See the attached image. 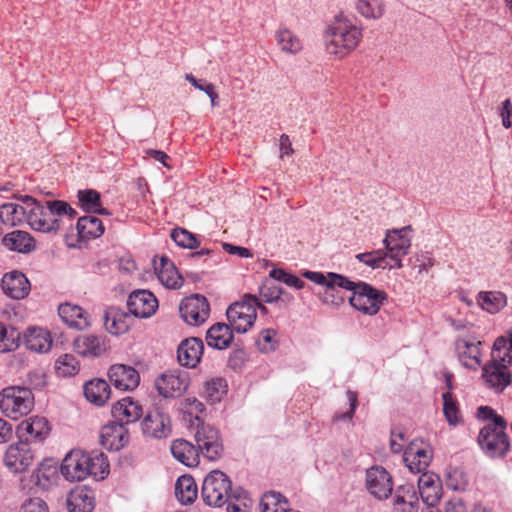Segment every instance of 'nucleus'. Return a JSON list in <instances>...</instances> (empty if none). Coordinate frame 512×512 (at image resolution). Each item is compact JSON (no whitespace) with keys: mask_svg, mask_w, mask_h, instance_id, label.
I'll list each match as a JSON object with an SVG mask.
<instances>
[{"mask_svg":"<svg viewBox=\"0 0 512 512\" xmlns=\"http://www.w3.org/2000/svg\"><path fill=\"white\" fill-rule=\"evenodd\" d=\"M363 38V28L353 17L343 12L336 14L326 24L323 39L326 52L337 59L350 55Z\"/></svg>","mask_w":512,"mask_h":512,"instance_id":"obj_1","label":"nucleus"},{"mask_svg":"<svg viewBox=\"0 0 512 512\" xmlns=\"http://www.w3.org/2000/svg\"><path fill=\"white\" fill-rule=\"evenodd\" d=\"M22 201L29 209L28 223L35 231L57 232L65 224L71 222L77 212L67 203L60 200L46 201L40 205L30 196H23Z\"/></svg>","mask_w":512,"mask_h":512,"instance_id":"obj_2","label":"nucleus"},{"mask_svg":"<svg viewBox=\"0 0 512 512\" xmlns=\"http://www.w3.org/2000/svg\"><path fill=\"white\" fill-rule=\"evenodd\" d=\"M60 471L70 482L81 481L88 476L102 480L109 474V462L102 452L72 450L63 459Z\"/></svg>","mask_w":512,"mask_h":512,"instance_id":"obj_3","label":"nucleus"},{"mask_svg":"<svg viewBox=\"0 0 512 512\" xmlns=\"http://www.w3.org/2000/svg\"><path fill=\"white\" fill-rule=\"evenodd\" d=\"M477 417L490 420L479 432L478 444L490 458H503L510 448V442L505 430L507 422L501 415L489 406H480Z\"/></svg>","mask_w":512,"mask_h":512,"instance_id":"obj_4","label":"nucleus"},{"mask_svg":"<svg viewBox=\"0 0 512 512\" xmlns=\"http://www.w3.org/2000/svg\"><path fill=\"white\" fill-rule=\"evenodd\" d=\"M334 278L336 281L334 284L352 292V295L349 297L350 305L365 315H376L387 300V293L385 291L376 289L366 282H355L346 276H334Z\"/></svg>","mask_w":512,"mask_h":512,"instance_id":"obj_5","label":"nucleus"},{"mask_svg":"<svg viewBox=\"0 0 512 512\" xmlns=\"http://www.w3.org/2000/svg\"><path fill=\"white\" fill-rule=\"evenodd\" d=\"M243 494L242 488H232L230 478L220 470L211 471L205 477L201 489L203 501L214 507H221L232 499L239 500Z\"/></svg>","mask_w":512,"mask_h":512,"instance_id":"obj_6","label":"nucleus"},{"mask_svg":"<svg viewBox=\"0 0 512 512\" xmlns=\"http://www.w3.org/2000/svg\"><path fill=\"white\" fill-rule=\"evenodd\" d=\"M512 364V355L503 356L493 349L491 359L482 367V379L487 388L501 393L512 383V373L509 366Z\"/></svg>","mask_w":512,"mask_h":512,"instance_id":"obj_7","label":"nucleus"},{"mask_svg":"<svg viewBox=\"0 0 512 512\" xmlns=\"http://www.w3.org/2000/svg\"><path fill=\"white\" fill-rule=\"evenodd\" d=\"M34 395L26 387L10 386L0 392V409L9 418L17 420L32 411Z\"/></svg>","mask_w":512,"mask_h":512,"instance_id":"obj_8","label":"nucleus"},{"mask_svg":"<svg viewBox=\"0 0 512 512\" xmlns=\"http://www.w3.org/2000/svg\"><path fill=\"white\" fill-rule=\"evenodd\" d=\"M257 305V297L247 294L242 301L229 306L226 315L233 331L246 333L254 325L257 318Z\"/></svg>","mask_w":512,"mask_h":512,"instance_id":"obj_9","label":"nucleus"},{"mask_svg":"<svg viewBox=\"0 0 512 512\" xmlns=\"http://www.w3.org/2000/svg\"><path fill=\"white\" fill-rule=\"evenodd\" d=\"M410 226L393 229L386 233L383 243L387 258L392 262L388 269L402 268V258L409 253L411 247Z\"/></svg>","mask_w":512,"mask_h":512,"instance_id":"obj_10","label":"nucleus"},{"mask_svg":"<svg viewBox=\"0 0 512 512\" xmlns=\"http://www.w3.org/2000/svg\"><path fill=\"white\" fill-rule=\"evenodd\" d=\"M35 460V452L30 443L19 439L10 444L4 453L3 462L6 468L12 473H23L27 471Z\"/></svg>","mask_w":512,"mask_h":512,"instance_id":"obj_11","label":"nucleus"},{"mask_svg":"<svg viewBox=\"0 0 512 512\" xmlns=\"http://www.w3.org/2000/svg\"><path fill=\"white\" fill-rule=\"evenodd\" d=\"M365 484L368 492L378 500L391 496L393 479L391 474L382 466H372L366 471Z\"/></svg>","mask_w":512,"mask_h":512,"instance_id":"obj_12","label":"nucleus"},{"mask_svg":"<svg viewBox=\"0 0 512 512\" xmlns=\"http://www.w3.org/2000/svg\"><path fill=\"white\" fill-rule=\"evenodd\" d=\"M179 311L182 319L187 324L199 326L208 319L210 306L204 296L196 294L183 299Z\"/></svg>","mask_w":512,"mask_h":512,"instance_id":"obj_13","label":"nucleus"},{"mask_svg":"<svg viewBox=\"0 0 512 512\" xmlns=\"http://www.w3.org/2000/svg\"><path fill=\"white\" fill-rule=\"evenodd\" d=\"M195 440L199 452L211 461L219 459L223 453V444L217 429L202 424L198 427Z\"/></svg>","mask_w":512,"mask_h":512,"instance_id":"obj_14","label":"nucleus"},{"mask_svg":"<svg viewBox=\"0 0 512 512\" xmlns=\"http://www.w3.org/2000/svg\"><path fill=\"white\" fill-rule=\"evenodd\" d=\"M143 433L151 438H167L172 431L169 415L159 408L150 410L141 423Z\"/></svg>","mask_w":512,"mask_h":512,"instance_id":"obj_15","label":"nucleus"},{"mask_svg":"<svg viewBox=\"0 0 512 512\" xmlns=\"http://www.w3.org/2000/svg\"><path fill=\"white\" fill-rule=\"evenodd\" d=\"M51 432L49 421L45 417L33 416L23 420L16 428L19 439L29 442H42Z\"/></svg>","mask_w":512,"mask_h":512,"instance_id":"obj_16","label":"nucleus"},{"mask_svg":"<svg viewBox=\"0 0 512 512\" xmlns=\"http://www.w3.org/2000/svg\"><path fill=\"white\" fill-rule=\"evenodd\" d=\"M303 276L310 281L322 285L325 287V291L322 297L323 303L331 306L338 307L345 302V298L336 292V288H340L339 285L334 284V276H342L341 274L329 272L324 274L322 272L306 271Z\"/></svg>","mask_w":512,"mask_h":512,"instance_id":"obj_17","label":"nucleus"},{"mask_svg":"<svg viewBox=\"0 0 512 512\" xmlns=\"http://www.w3.org/2000/svg\"><path fill=\"white\" fill-rule=\"evenodd\" d=\"M433 457L432 449L424 443L411 442L404 451L403 460L413 473H421L427 469Z\"/></svg>","mask_w":512,"mask_h":512,"instance_id":"obj_18","label":"nucleus"},{"mask_svg":"<svg viewBox=\"0 0 512 512\" xmlns=\"http://www.w3.org/2000/svg\"><path fill=\"white\" fill-rule=\"evenodd\" d=\"M127 307L135 317L149 318L157 311L158 300L148 290H136L129 295Z\"/></svg>","mask_w":512,"mask_h":512,"instance_id":"obj_19","label":"nucleus"},{"mask_svg":"<svg viewBox=\"0 0 512 512\" xmlns=\"http://www.w3.org/2000/svg\"><path fill=\"white\" fill-rule=\"evenodd\" d=\"M1 288L7 297L13 300H22L29 295L31 284L24 273L13 270L3 275Z\"/></svg>","mask_w":512,"mask_h":512,"instance_id":"obj_20","label":"nucleus"},{"mask_svg":"<svg viewBox=\"0 0 512 512\" xmlns=\"http://www.w3.org/2000/svg\"><path fill=\"white\" fill-rule=\"evenodd\" d=\"M109 379L114 386L123 391L134 390L140 382L138 371L132 366L114 364L109 369Z\"/></svg>","mask_w":512,"mask_h":512,"instance_id":"obj_21","label":"nucleus"},{"mask_svg":"<svg viewBox=\"0 0 512 512\" xmlns=\"http://www.w3.org/2000/svg\"><path fill=\"white\" fill-rule=\"evenodd\" d=\"M203 351L204 344L200 338H187L179 344L177 358L181 366L195 368L201 360Z\"/></svg>","mask_w":512,"mask_h":512,"instance_id":"obj_22","label":"nucleus"},{"mask_svg":"<svg viewBox=\"0 0 512 512\" xmlns=\"http://www.w3.org/2000/svg\"><path fill=\"white\" fill-rule=\"evenodd\" d=\"M418 489L423 502L427 506H435L442 497V483L434 473H422L418 479Z\"/></svg>","mask_w":512,"mask_h":512,"instance_id":"obj_23","label":"nucleus"},{"mask_svg":"<svg viewBox=\"0 0 512 512\" xmlns=\"http://www.w3.org/2000/svg\"><path fill=\"white\" fill-rule=\"evenodd\" d=\"M129 440L128 430L125 425L119 422H113L105 425L100 434V441L104 448L108 450H120Z\"/></svg>","mask_w":512,"mask_h":512,"instance_id":"obj_24","label":"nucleus"},{"mask_svg":"<svg viewBox=\"0 0 512 512\" xmlns=\"http://www.w3.org/2000/svg\"><path fill=\"white\" fill-rule=\"evenodd\" d=\"M143 414L142 406L138 401L131 397H125L118 400L112 407V416L116 422L123 425L134 423L141 418Z\"/></svg>","mask_w":512,"mask_h":512,"instance_id":"obj_25","label":"nucleus"},{"mask_svg":"<svg viewBox=\"0 0 512 512\" xmlns=\"http://www.w3.org/2000/svg\"><path fill=\"white\" fill-rule=\"evenodd\" d=\"M66 504L69 512H92L95 505L94 492L87 486H75L69 492Z\"/></svg>","mask_w":512,"mask_h":512,"instance_id":"obj_26","label":"nucleus"},{"mask_svg":"<svg viewBox=\"0 0 512 512\" xmlns=\"http://www.w3.org/2000/svg\"><path fill=\"white\" fill-rule=\"evenodd\" d=\"M154 269L159 281L169 289H177L182 286L183 279L179 275L174 263L167 257H160L159 262L154 260Z\"/></svg>","mask_w":512,"mask_h":512,"instance_id":"obj_27","label":"nucleus"},{"mask_svg":"<svg viewBox=\"0 0 512 512\" xmlns=\"http://www.w3.org/2000/svg\"><path fill=\"white\" fill-rule=\"evenodd\" d=\"M480 341H471L460 338L455 342V349L459 361L467 368L477 369L480 366Z\"/></svg>","mask_w":512,"mask_h":512,"instance_id":"obj_28","label":"nucleus"},{"mask_svg":"<svg viewBox=\"0 0 512 512\" xmlns=\"http://www.w3.org/2000/svg\"><path fill=\"white\" fill-rule=\"evenodd\" d=\"M131 316L118 308L110 307L105 312L104 326L112 335H121L129 331Z\"/></svg>","mask_w":512,"mask_h":512,"instance_id":"obj_29","label":"nucleus"},{"mask_svg":"<svg viewBox=\"0 0 512 512\" xmlns=\"http://www.w3.org/2000/svg\"><path fill=\"white\" fill-rule=\"evenodd\" d=\"M58 314L70 327L83 330L90 325L88 313L78 305L61 304L58 308Z\"/></svg>","mask_w":512,"mask_h":512,"instance_id":"obj_30","label":"nucleus"},{"mask_svg":"<svg viewBox=\"0 0 512 512\" xmlns=\"http://www.w3.org/2000/svg\"><path fill=\"white\" fill-rule=\"evenodd\" d=\"M155 387L160 395L165 398L180 395L187 387L185 378L173 373H165L155 381Z\"/></svg>","mask_w":512,"mask_h":512,"instance_id":"obj_31","label":"nucleus"},{"mask_svg":"<svg viewBox=\"0 0 512 512\" xmlns=\"http://www.w3.org/2000/svg\"><path fill=\"white\" fill-rule=\"evenodd\" d=\"M171 453L175 459L187 467L199 464V450L184 439H176L171 444Z\"/></svg>","mask_w":512,"mask_h":512,"instance_id":"obj_32","label":"nucleus"},{"mask_svg":"<svg viewBox=\"0 0 512 512\" xmlns=\"http://www.w3.org/2000/svg\"><path fill=\"white\" fill-rule=\"evenodd\" d=\"M24 341L27 349L34 352H47L52 346L51 335L43 328H28L24 334Z\"/></svg>","mask_w":512,"mask_h":512,"instance_id":"obj_33","label":"nucleus"},{"mask_svg":"<svg viewBox=\"0 0 512 512\" xmlns=\"http://www.w3.org/2000/svg\"><path fill=\"white\" fill-rule=\"evenodd\" d=\"M230 325L216 323L206 333L208 346L216 349H226L233 341V332Z\"/></svg>","mask_w":512,"mask_h":512,"instance_id":"obj_34","label":"nucleus"},{"mask_svg":"<svg viewBox=\"0 0 512 512\" xmlns=\"http://www.w3.org/2000/svg\"><path fill=\"white\" fill-rule=\"evenodd\" d=\"M275 39L283 53L296 55L303 50L301 38L287 27H279L275 32Z\"/></svg>","mask_w":512,"mask_h":512,"instance_id":"obj_35","label":"nucleus"},{"mask_svg":"<svg viewBox=\"0 0 512 512\" xmlns=\"http://www.w3.org/2000/svg\"><path fill=\"white\" fill-rule=\"evenodd\" d=\"M110 394V386L103 379H93L84 385L86 399L97 406L104 405L109 400Z\"/></svg>","mask_w":512,"mask_h":512,"instance_id":"obj_36","label":"nucleus"},{"mask_svg":"<svg viewBox=\"0 0 512 512\" xmlns=\"http://www.w3.org/2000/svg\"><path fill=\"white\" fill-rule=\"evenodd\" d=\"M76 352L82 356H99L105 351L102 339L95 335H81L74 341Z\"/></svg>","mask_w":512,"mask_h":512,"instance_id":"obj_37","label":"nucleus"},{"mask_svg":"<svg viewBox=\"0 0 512 512\" xmlns=\"http://www.w3.org/2000/svg\"><path fill=\"white\" fill-rule=\"evenodd\" d=\"M30 207L16 203H5L0 206V220L10 226L20 225L25 219L28 220Z\"/></svg>","mask_w":512,"mask_h":512,"instance_id":"obj_38","label":"nucleus"},{"mask_svg":"<svg viewBox=\"0 0 512 512\" xmlns=\"http://www.w3.org/2000/svg\"><path fill=\"white\" fill-rule=\"evenodd\" d=\"M3 244L6 248L20 253H27L34 249V240L28 232L13 231L3 238Z\"/></svg>","mask_w":512,"mask_h":512,"instance_id":"obj_39","label":"nucleus"},{"mask_svg":"<svg viewBox=\"0 0 512 512\" xmlns=\"http://www.w3.org/2000/svg\"><path fill=\"white\" fill-rule=\"evenodd\" d=\"M77 231L81 239L100 237L104 233L102 221L96 216H83L77 221Z\"/></svg>","mask_w":512,"mask_h":512,"instance_id":"obj_40","label":"nucleus"},{"mask_svg":"<svg viewBox=\"0 0 512 512\" xmlns=\"http://www.w3.org/2000/svg\"><path fill=\"white\" fill-rule=\"evenodd\" d=\"M477 301L482 309L491 314L499 312L507 304L506 295L499 291L480 292Z\"/></svg>","mask_w":512,"mask_h":512,"instance_id":"obj_41","label":"nucleus"},{"mask_svg":"<svg viewBox=\"0 0 512 512\" xmlns=\"http://www.w3.org/2000/svg\"><path fill=\"white\" fill-rule=\"evenodd\" d=\"M175 495L183 504L194 502L197 497V485L193 477L188 475L179 477L175 485Z\"/></svg>","mask_w":512,"mask_h":512,"instance_id":"obj_42","label":"nucleus"},{"mask_svg":"<svg viewBox=\"0 0 512 512\" xmlns=\"http://www.w3.org/2000/svg\"><path fill=\"white\" fill-rule=\"evenodd\" d=\"M260 512H288V501L278 492L269 491L263 494L260 504Z\"/></svg>","mask_w":512,"mask_h":512,"instance_id":"obj_43","label":"nucleus"},{"mask_svg":"<svg viewBox=\"0 0 512 512\" xmlns=\"http://www.w3.org/2000/svg\"><path fill=\"white\" fill-rule=\"evenodd\" d=\"M78 198L84 210L101 215H110L105 208H102L100 194L96 190H80Z\"/></svg>","mask_w":512,"mask_h":512,"instance_id":"obj_44","label":"nucleus"},{"mask_svg":"<svg viewBox=\"0 0 512 512\" xmlns=\"http://www.w3.org/2000/svg\"><path fill=\"white\" fill-rule=\"evenodd\" d=\"M355 9L366 19H380L385 12L383 0H356Z\"/></svg>","mask_w":512,"mask_h":512,"instance_id":"obj_45","label":"nucleus"},{"mask_svg":"<svg viewBox=\"0 0 512 512\" xmlns=\"http://www.w3.org/2000/svg\"><path fill=\"white\" fill-rule=\"evenodd\" d=\"M355 258L359 262L371 267L372 269H386L389 265H391V263L387 262V254L382 249L359 253L355 256Z\"/></svg>","mask_w":512,"mask_h":512,"instance_id":"obj_46","label":"nucleus"},{"mask_svg":"<svg viewBox=\"0 0 512 512\" xmlns=\"http://www.w3.org/2000/svg\"><path fill=\"white\" fill-rule=\"evenodd\" d=\"M446 485L454 491H465L469 485L466 472L459 467H449L446 474Z\"/></svg>","mask_w":512,"mask_h":512,"instance_id":"obj_47","label":"nucleus"},{"mask_svg":"<svg viewBox=\"0 0 512 512\" xmlns=\"http://www.w3.org/2000/svg\"><path fill=\"white\" fill-rule=\"evenodd\" d=\"M443 413L450 425H457L461 421L460 410L456 398L450 391L442 394Z\"/></svg>","mask_w":512,"mask_h":512,"instance_id":"obj_48","label":"nucleus"},{"mask_svg":"<svg viewBox=\"0 0 512 512\" xmlns=\"http://www.w3.org/2000/svg\"><path fill=\"white\" fill-rule=\"evenodd\" d=\"M55 371L62 377L73 376L79 371V362L72 354H63L55 362Z\"/></svg>","mask_w":512,"mask_h":512,"instance_id":"obj_49","label":"nucleus"},{"mask_svg":"<svg viewBox=\"0 0 512 512\" xmlns=\"http://www.w3.org/2000/svg\"><path fill=\"white\" fill-rule=\"evenodd\" d=\"M20 333L14 328H8L0 322V352H8L17 348Z\"/></svg>","mask_w":512,"mask_h":512,"instance_id":"obj_50","label":"nucleus"},{"mask_svg":"<svg viewBox=\"0 0 512 512\" xmlns=\"http://www.w3.org/2000/svg\"><path fill=\"white\" fill-rule=\"evenodd\" d=\"M171 238L180 247L194 249L199 245L195 234L183 228H175L171 232Z\"/></svg>","mask_w":512,"mask_h":512,"instance_id":"obj_51","label":"nucleus"},{"mask_svg":"<svg viewBox=\"0 0 512 512\" xmlns=\"http://www.w3.org/2000/svg\"><path fill=\"white\" fill-rule=\"evenodd\" d=\"M226 381L222 378H214L205 383V393L211 402H218L226 393Z\"/></svg>","mask_w":512,"mask_h":512,"instance_id":"obj_52","label":"nucleus"},{"mask_svg":"<svg viewBox=\"0 0 512 512\" xmlns=\"http://www.w3.org/2000/svg\"><path fill=\"white\" fill-rule=\"evenodd\" d=\"M277 332L274 329L261 331L256 340L258 349L263 353L274 351L277 346Z\"/></svg>","mask_w":512,"mask_h":512,"instance_id":"obj_53","label":"nucleus"},{"mask_svg":"<svg viewBox=\"0 0 512 512\" xmlns=\"http://www.w3.org/2000/svg\"><path fill=\"white\" fill-rule=\"evenodd\" d=\"M269 276L277 281L283 282L286 285L295 289H302L305 286V282L296 275L290 274L283 269L274 268L270 271Z\"/></svg>","mask_w":512,"mask_h":512,"instance_id":"obj_54","label":"nucleus"},{"mask_svg":"<svg viewBox=\"0 0 512 512\" xmlns=\"http://www.w3.org/2000/svg\"><path fill=\"white\" fill-rule=\"evenodd\" d=\"M204 410V404L195 397H187L181 403V411L184 415L194 418L197 421L201 420L200 416L203 414Z\"/></svg>","mask_w":512,"mask_h":512,"instance_id":"obj_55","label":"nucleus"},{"mask_svg":"<svg viewBox=\"0 0 512 512\" xmlns=\"http://www.w3.org/2000/svg\"><path fill=\"white\" fill-rule=\"evenodd\" d=\"M283 289L274 283H264L260 288L261 298L268 303L275 302L280 299Z\"/></svg>","mask_w":512,"mask_h":512,"instance_id":"obj_56","label":"nucleus"},{"mask_svg":"<svg viewBox=\"0 0 512 512\" xmlns=\"http://www.w3.org/2000/svg\"><path fill=\"white\" fill-rule=\"evenodd\" d=\"M493 349L502 353L503 356L512 355V330L508 332V337H498L493 345Z\"/></svg>","mask_w":512,"mask_h":512,"instance_id":"obj_57","label":"nucleus"},{"mask_svg":"<svg viewBox=\"0 0 512 512\" xmlns=\"http://www.w3.org/2000/svg\"><path fill=\"white\" fill-rule=\"evenodd\" d=\"M20 512H48V507L41 498H31L22 505Z\"/></svg>","mask_w":512,"mask_h":512,"instance_id":"obj_58","label":"nucleus"},{"mask_svg":"<svg viewBox=\"0 0 512 512\" xmlns=\"http://www.w3.org/2000/svg\"><path fill=\"white\" fill-rule=\"evenodd\" d=\"M246 358H245V352L243 350H235L233 351L230 356L228 357V367H230L233 370H239L241 369L245 364Z\"/></svg>","mask_w":512,"mask_h":512,"instance_id":"obj_59","label":"nucleus"},{"mask_svg":"<svg viewBox=\"0 0 512 512\" xmlns=\"http://www.w3.org/2000/svg\"><path fill=\"white\" fill-rule=\"evenodd\" d=\"M223 249L225 252H227L230 255H237L241 258H252L253 253L250 249L241 247V246H235L230 243H223Z\"/></svg>","mask_w":512,"mask_h":512,"instance_id":"obj_60","label":"nucleus"},{"mask_svg":"<svg viewBox=\"0 0 512 512\" xmlns=\"http://www.w3.org/2000/svg\"><path fill=\"white\" fill-rule=\"evenodd\" d=\"M502 124L505 128L512 126V102L506 99L502 104L501 110Z\"/></svg>","mask_w":512,"mask_h":512,"instance_id":"obj_61","label":"nucleus"},{"mask_svg":"<svg viewBox=\"0 0 512 512\" xmlns=\"http://www.w3.org/2000/svg\"><path fill=\"white\" fill-rule=\"evenodd\" d=\"M13 437L12 425L0 417V444L9 442Z\"/></svg>","mask_w":512,"mask_h":512,"instance_id":"obj_62","label":"nucleus"},{"mask_svg":"<svg viewBox=\"0 0 512 512\" xmlns=\"http://www.w3.org/2000/svg\"><path fill=\"white\" fill-rule=\"evenodd\" d=\"M280 151L281 158H283L284 156H290L294 153V149L292 147L289 136L286 134H282L280 136Z\"/></svg>","mask_w":512,"mask_h":512,"instance_id":"obj_63","label":"nucleus"},{"mask_svg":"<svg viewBox=\"0 0 512 512\" xmlns=\"http://www.w3.org/2000/svg\"><path fill=\"white\" fill-rule=\"evenodd\" d=\"M446 512H466L463 501L459 498L450 500L446 505Z\"/></svg>","mask_w":512,"mask_h":512,"instance_id":"obj_64","label":"nucleus"}]
</instances>
